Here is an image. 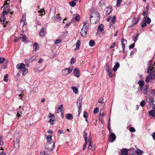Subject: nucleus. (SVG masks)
Here are the masks:
<instances>
[{"label": "nucleus", "instance_id": "nucleus-49", "mask_svg": "<svg viewBox=\"0 0 155 155\" xmlns=\"http://www.w3.org/2000/svg\"><path fill=\"white\" fill-rule=\"evenodd\" d=\"M8 61H6L5 63V65H3L1 66V68L2 69H6L7 68V65L8 64Z\"/></svg>", "mask_w": 155, "mask_h": 155}, {"label": "nucleus", "instance_id": "nucleus-46", "mask_svg": "<svg viewBox=\"0 0 155 155\" xmlns=\"http://www.w3.org/2000/svg\"><path fill=\"white\" fill-rule=\"evenodd\" d=\"M112 12L111 9L110 8H107L106 13L107 15L109 14Z\"/></svg>", "mask_w": 155, "mask_h": 155}, {"label": "nucleus", "instance_id": "nucleus-24", "mask_svg": "<svg viewBox=\"0 0 155 155\" xmlns=\"http://www.w3.org/2000/svg\"><path fill=\"white\" fill-rule=\"evenodd\" d=\"M10 10L8 8H7V9H3V14L4 15H7L10 12Z\"/></svg>", "mask_w": 155, "mask_h": 155}, {"label": "nucleus", "instance_id": "nucleus-51", "mask_svg": "<svg viewBox=\"0 0 155 155\" xmlns=\"http://www.w3.org/2000/svg\"><path fill=\"white\" fill-rule=\"evenodd\" d=\"M26 22V18H25L24 17H22V19H21V23H22V22H23L24 24H23V25H24L25 23Z\"/></svg>", "mask_w": 155, "mask_h": 155}, {"label": "nucleus", "instance_id": "nucleus-8", "mask_svg": "<svg viewBox=\"0 0 155 155\" xmlns=\"http://www.w3.org/2000/svg\"><path fill=\"white\" fill-rule=\"evenodd\" d=\"M49 117L50 118L48 120V122L51 124H54L53 122L55 121L54 116L51 114V113H49Z\"/></svg>", "mask_w": 155, "mask_h": 155}, {"label": "nucleus", "instance_id": "nucleus-22", "mask_svg": "<svg viewBox=\"0 0 155 155\" xmlns=\"http://www.w3.org/2000/svg\"><path fill=\"white\" fill-rule=\"evenodd\" d=\"M143 153H144V152H143V150H140L139 149H137L136 150V154L138 155H142Z\"/></svg>", "mask_w": 155, "mask_h": 155}, {"label": "nucleus", "instance_id": "nucleus-5", "mask_svg": "<svg viewBox=\"0 0 155 155\" xmlns=\"http://www.w3.org/2000/svg\"><path fill=\"white\" fill-rule=\"evenodd\" d=\"M82 103V100L81 99L79 98L77 100V105L78 109V114H80L81 112V106Z\"/></svg>", "mask_w": 155, "mask_h": 155}, {"label": "nucleus", "instance_id": "nucleus-30", "mask_svg": "<svg viewBox=\"0 0 155 155\" xmlns=\"http://www.w3.org/2000/svg\"><path fill=\"white\" fill-rule=\"evenodd\" d=\"M141 27L142 28H143L144 27L146 26L147 25L146 21H145L144 20H142L141 23Z\"/></svg>", "mask_w": 155, "mask_h": 155}, {"label": "nucleus", "instance_id": "nucleus-28", "mask_svg": "<svg viewBox=\"0 0 155 155\" xmlns=\"http://www.w3.org/2000/svg\"><path fill=\"white\" fill-rule=\"evenodd\" d=\"M52 136L51 135H48L47 137H46V139L47 140L48 142H51V140H52Z\"/></svg>", "mask_w": 155, "mask_h": 155}, {"label": "nucleus", "instance_id": "nucleus-33", "mask_svg": "<svg viewBox=\"0 0 155 155\" xmlns=\"http://www.w3.org/2000/svg\"><path fill=\"white\" fill-rule=\"evenodd\" d=\"M116 16H114L111 18V23L114 24L116 21Z\"/></svg>", "mask_w": 155, "mask_h": 155}, {"label": "nucleus", "instance_id": "nucleus-56", "mask_svg": "<svg viewBox=\"0 0 155 155\" xmlns=\"http://www.w3.org/2000/svg\"><path fill=\"white\" fill-rule=\"evenodd\" d=\"M145 102L144 101H142L140 103V105L143 107L145 105Z\"/></svg>", "mask_w": 155, "mask_h": 155}, {"label": "nucleus", "instance_id": "nucleus-9", "mask_svg": "<svg viewBox=\"0 0 155 155\" xmlns=\"http://www.w3.org/2000/svg\"><path fill=\"white\" fill-rule=\"evenodd\" d=\"M74 75L77 77H79L80 76V72L78 68H75L73 71Z\"/></svg>", "mask_w": 155, "mask_h": 155}, {"label": "nucleus", "instance_id": "nucleus-44", "mask_svg": "<svg viewBox=\"0 0 155 155\" xmlns=\"http://www.w3.org/2000/svg\"><path fill=\"white\" fill-rule=\"evenodd\" d=\"M21 35H22L23 37H21L22 40V41L24 42L26 41L27 38L25 35H23V34H21Z\"/></svg>", "mask_w": 155, "mask_h": 155}, {"label": "nucleus", "instance_id": "nucleus-1", "mask_svg": "<svg viewBox=\"0 0 155 155\" xmlns=\"http://www.w3.org/2000/svg\"><path fill=\"white\" fill-rule=\"evenodd\" d=\"M100 19L99 14L97 12L92 13L90 15V22L91 24L96 23Z\"/></svg>", "mask_w": 155, "mask_h": 155}, {"label": "nucleus", "instance_id": "nucleus-27", "mask_svg": "<svg viewBox=\"0 0 155 155\" xmlns=\"http://www.w3.org/2000/svg\"><path fill=\"white\" fill-rule=\"evenodd\" d=\"M63 109V106L62 104L59 106L58 109V110H60L59 112H60L62 114H63L64 113Z\"/></svg>", "mask_w": 155, "mask_h": 155}, {"label": "nucleus", "instance_id": "nucleus-54", "mask_svg": "<svg viewBox=\"0 0 155 155\" xmlns=\"http://www.w3.org/2000/svg\"><path fill=\"white\" fill-rule=\"evenodd\" d=\"M4 144L3 142V138L1 137H0V145H2Z\"/></svg>", "mask_w": 155, "mask_h": 155}, {"label": "nucleus", "instance_id": "nucleus-42", "mask_svg": "<svg viewBox=\"0 0 155 155\" xmlns=\"http://www.w3.org/2000/svg\"><path fill=\"white\" fill-rule=\"evenodd\" d=\"M4 15H5L3 14V15L1 16V17L0 18L1 21V22L3 21V22H4L5 21V20L6 19H5V18Z\"/></svg>", "mask_w": 155, "mask_h": 155}, {"label": "nucleus", "instance_id": "nucleus-19", "mask_svg": "<svg viewBox=\"0 0 155 155\" xmlns=\"http://www.w3.org/2000/svg\"><path fill=\"white\" fill-rule=\"evenodd\" d=\"M151 64H152V61H150L148 63V68L147 71L148 73H149V70H150V71H152V70L153 69V67L151 68Z\"/></svg>", "mask_w": 155, "mask_h": 155}, {"label": "nucleus", "instance_id": "nucleus-38", "mask_svg": "<svg viewBox=\"0 0 155 155\" xmlns=\"http://www.w3.org/2000/svg\"><path fill=\"white\" fill-rule=\"evenodd\" d=\"M95 42L92 40L90 41L89 42V44L91 47H93L95 45Z\"/></svg>", "mask_w": 155, "mask_h": 155}, {"label": "nucleus", "instance_id": "nucleus-43", "mask_svg": "<svg viewBox=\"0 0 155 155\" xmlns=\"http://www.w3.org/2000/svg\"><path fill=\"white\" fill-rule=\"evenodd\" d=\"M104 98L103 97L100 98L98 101V103L103 104L104 103Z\"/></svg>", "mask_w": 155, "mask_h": 155}, {"label": "nucleus", "instance_id": "nucleus-37", "mask_svg": "<svg viewBox=\"0 0 155 155\" xmlns=\"http://www.w3.org/2000/svg\"><path fill=\"white\" fill-rule=\"evenodd\" d=\"M74 18L75 17V20L76 21H78L79 20L80 18V16L79 15H77L76 16H74V15H73Z\"/></svg>", "mask_w": 155, "mask_h": 155}, {"label": "nucleus", "instance_id": "nucleus-16", "mask_svg": "<svg viewBox=\"0 0 155 155\" xmlns=\"http://www.w3.org/2000/svg\"><path fill=\"white\" fill-rule=\"evenodd\" d=\"M154 78H153L151 75L149 74L146 78L145 81L147 83L150 81V80L153 79Z\"/></svg>", "mask_w": 155, "mask_h": 155}, {"label": "nucleus", "instance_id": "nucleus-13", "mask_svg": "<svg viewBox=\"0 0 155 155\" xmlns=\"http://www.w3.org/2000/svg\"><path fill=\"white\" fill-rule=\"evenodd\" d=\"M120 67V64L118 62L116 63L114 67L113 68V70L115 72L117 71L118 68Z\"/></svg>", "mask_w": 155, "mask_h": 155}, {"label": "nucleus", "instance_id": "nucleus-31", "mask_svg": "<svg viewBox=\"0 0 155 155\" xmlns=\"http://www.w3.org/2000/svg\"><path fill=\"white\" fill-rule=\"evenodd\" d=\"M138 84L139 85V87H143L144 85V82L143 81L141 80L138 81Z\"/></svg>", "mask_w": 155, "mask_h": 155}, {"label": "nucleus", "instance_id": "nucleus-3", "mask_svg": "<svg viewBox=\"0 0 155 155\" xmlns=\"http://www.w3.org/2000/svg\"><path fill=\"white\" fill-rule=\"evenodd\" d=\"M54 146L55 143L54 141L51 142H47L46 144L45 148L48 150L51 151L53 150Z\"/></svg>", "mask_w": 155, "mask_h": 155}, {"label": "nucleus", "instance_id": "nucleus-7", "mask_svg": "<svg viewBox=\"0 0 155 155\" xmlns=\"http://www.w3.org/2000/svg\"><path fill=\"white\" fill-rule=\"evenodd\" d=\"M116 138L115 134L114 133H112L110 135L108 139L110 142L113 143L115 140Z\"/></svg>", "mask_w": 155, "mask_h": 155}, {"label": "nucleus", "instance_id": "nucleus-15", "mask_svg": "<svg viewBox=\"0 0 155 155\" xmlns=\"http://www.w3.org/2000/svg\"><path fill=\"white\" fill-rule=\"evenodd\" d=\"M14 145V147L16 148L19 147V140L17 139H16L15 140Z\"/></svg>", "mask_w": 155, "mask_h": 155}, {"label": "nucleus", "instance_id": "nucleus-48", "mask_svg": "<svg viewBox=\"0 0 155 155\" xmlns=\"http://www.w3.org/2000/svg\"><path fill=\"white\" fill-rule=\"evenodd\" d=\"M83 117L85 118H87L88 117V114L85 111H84V112Z\"/></svg>", "mask_w": 155, "mask_h": 155}, {"label": "nucleus", "instance_id": "nucleus-14", "mask_svg": "<svg viewBox=\"0 0 155 155\" xmlns=\"http://www.w3.org/2000/svg\"><path fill=\"white\" fill-rule=\"evenodd\" d=\"M20 72H21L22 75L24 76L28 73V69L25 68Z\"/></svg>", "mask_w": 155, "mask_h": 155}, {"label": "nucleus", "instance_id": "nucleus-35", "mask_svg": "<svg viewBox=\"0 0 155 155\" xmlns=\"http://www.w3.org/2000/svg\"><path fill=\"white\" fill-rule=\"evenodd\" d=\"M153 98L150 97L148 100V102L150 105H153Z\"/></svg>", "mask_w": 155, "mask_h": 155}, {"label": "nucleus", "instance_id": "nucleus-55", "mask_svg": "<svg viewBox=\"0 0 155 155\" xmlns=\"http://www.w3.org/2000/svg\"><path fill=\"white\" fill-rule=\"evenodd\" d=\"M5 58H3V57H0V63H3L4 61H5Z\"/></svg>", "mask_w": 155, "mask_h": 155}, {"label": "nucleus", "instance_id": "nucleus-45", "mask_svg": "<svg viewBox=\"0 0 155 155\" xmlns=\"http://www.w3.org/2000/svg\"><path fill=\"white\" fill-rule=\"evenodd\" d=\"M149 5L147 4L144 10L143 11H144L145 12H146V13H148V11L149 10Z\"/></svg>", "mask_w": 155, "mask_h": 155}, {"label": "nucleus", "instance_id": "nucleus-36", "mask_svg": "<svg viewBox=\"0 0 155 155\" xmlns=\"http://www.w3.org/2000/svg\"><path fill=\"white\" fill-rule=\"evenodd\" d=\"M69 5L71 7H74L76 5V4L74 1H71L69 2Z\"/></svg>", "mask_w": 155, "mask_h": 155}, {"label": "nucleus", "instance_id": "nucleus-10", "mask_svg": "<svg viewBox=\"0 0 155 155\" xmlns=\"http://www.w3.org/2000/svg\"><path fill=\"white\" fill-rule=\"evenodd\" d=\"M121 43L122 45V48H123L122 51L124 52L125 46V45L127 43V41L125 39L123 38L121 40Z\"/></svg>", "mask_w": 155, "mask_h": 155}, {"label": "nucleus", "instance_id": "nucleus-57", "mask_svg": "<svg viewBox=\"0 0 155 155\" xmlns=\"http://www.w3.org/2000/svg\"><path fill=\"white\" fill-rule=\"evenodd\" d=\"M75 60L73 58H72L71 59L70 61V63L71 64H73L75 63Z\"/></svg>", "mask_w": 155, "mask_h": 155}, {"label": "nucleus", "instance_id": "nucleus-50", "mask_svg": "<svg viewBox=\"0 0 155 155\" xmlns=\"http://www.w3.org/2000/svg\"><path fill=\"white\" fill-rule=\"evenodd\" d=\"M99 109L98 107L95 108L94 111L93 113L94 114H97L99 111Z\"/></svg>", "mask_w": 155, "mask_h": 155}, {"label": "nucleus", "instance_id": "nucleus-59", "mask_svg": "<svg viewBox=\"0 0 155 155\" xmlns=\"http://www.w3.org/2000/svg\"><path fill=\"white\" fill-rule=\"evenodd\" d=\"M135 45V43H133V44H131L129 46V48L130 49H131V48H133L134 47Z\"/></svg>", "mask_w": 155, "mask_h": 155}, {"label": "nucleus", "instance_id": "nucleus-61", "mask_svg": "<svg viewBox=\"0 0 155 155\" xmlns=\"http://www.w3.org/2000/svg\"><path fill=\"white\" fill-rule=\"evenodd\" d=\"M106 66H107V67H106V70L107 71V72L110 70V68L109 67V64L108 63H107L106 64Z\"/></svg>", "mask_w": 155, "mask_h": 155}, {"label": "nucleus", "instance_id": "nucleus-47", "mask_svg": "<svg viewBox=\"0 0 155 155\" xmlns=\"http://www.w3.org/2000/svg\"><path fill=\"white\" fill-rule=\"evenodd\" d=\"M8 74H6L4 77V81L5 82H6L8 80Z\"/></svg>", "mask_w": 155, "mask_h": 155}, {"label": "nucleus", "instance_id": "nucleus-12", "mask_svg": "<svg viewBox=\"0 0 155 155\" xmlns=\"http://www.w3.org/2000/svg\"><path fill=\"white\" fill-rule=\"evenodd\" d=\"M148 87V85H146L145 86L144 88L143 91V94L146 95H147V92L149 90Z\"/></svg>", "mask_w": 155, "mask_h": 155}, {"label": "nucleus", "instance_id": "nucleus-58", "mask_svg": "<svg viewBox=\"0 0 155 155\" xmlns=\"http://www.w3.org/2000/svg\"><path fill=\"white\" fill-rule=\"evenodd\" d=\"M129 130L131 132H134L135 131V129L133 127H130Z\"/></svg>", "mask_w": 155, "mask_h": 155}, {"label": "nucleus", "instance_id": "nucleus-62", "mask_svg": "<svg viewBox=\"0 0 155 155\" xmlns=\"http://www.w3.org/2000/svg\"><path fill=\"white\" fill-rule=\"evenodd\" d=\"M58 132L60 134H64V133L63 132V130H61L59 129L58 130Z\"/></svg>", "mask_w": 155, "mask_h": 155}, {"label": "nucleus", "instance_id": "nucleus-18", "mask_svg": "<svg viewBox=\"0 0 155 155\" xmlns=\"http://www.w3.org/2000/svg\"><path fill=\"white\" fill-rule=\"evenodd\" d=\"M144 20L147 22L148 24H150L151 21V19L147 16L144 17L143 18Z\"/></svg>", "mask_w": 155, "mask_h": 155}, {"label": "nucleus", "instance_id": "nucleus-41", "mask_svg": "<svg viewBox=\"0 0 155 155\" xmlns=\"http://www.w3.org/2000/svg\"><path fill=\"white\" fill-rule=\"evenodd\" d=\"M61 19V17L59 16V15L58 14L56 15L55 21H60Z\"/></svg>", "mask_w": 155, "mask_h": 155}, {"label": "nucleus", "instance_id": "nucleus-26", "mask_svg": "<svg viewBox=\"0 0 155 155\" xmlns=\"http://www.w3.org/2000/svg\"><path fill=\"white\" fill-rule=\"evenodd\" d=\"M34 46H35L34 50L35 51H37L39 49V45L37 43H35L34 44Z\"/></svg>", "mask_w": 155, "mask_h": 155}, {"label": "nucleus", "instance_id": "nucleus-21", "mask_svg": "<svg viewBox=\"0 0 155 155\" xmlns=\"http://www.w3.org/2000/svg\"><path fill=\"white\" fill-rule=\"evenodd\" d=\"M36 58L35 56H33L31 58L28 59V63H32L34 61Z\"/></svg>", "mask_w": 155, "mask_h": 155}, {"label": "nucleus", "instance_id": "nucleus-29", "mask_svg": "<svg viewBox=\"0 0 155 155\" xmlns=\"http://www.w3.org/2000/svg\"><path fill=\"white\" fill-rule=\"evenodd\" d=\"M150 71L151 73L149 74L151 75L153 78H154L155 77V70L150 71L149 70V71Z\"/></svg>", "mask_w": 155, "mask_h": 155}, {"label": "nucleus", "instance_id": "nucleus-4", "mask_svg": "<svg viewBox=\"0 0 155 155\" xmlns=\"http://www.w3.org/2000/svg\"><path fill=\"white\" fill-rule=\"evenodd\" d=\"M72 68L69 67L68 68H64L62 71V74L63 75H66L70 73L72 71Z\"/></svg>", "mask_w": 155, "mask_h": 155}, {"label": "nucleus", "instance_id": "nucleus-52", "mask_svg": "<svg viewBox=\"0 0 155 155\" xmlns=\"http://www.w3.org/2000/svg\"><path fill=\"white\" fill-rule=\"evenodd\" d=\"M22 112L20 111H18L17 112V116L18 117H21Z\"/></svg>", "mask_w": 155, "mask_h": 155}, {"label": "nucleus", "instance_id": "nucleus-17", "mask_svg": "<svg viewBox=\"0 0 155 155\" xmlns=\"http://www.w3.org/2000/svg\"><path fill=\"white\" fill-rule=\"evenodd\" d=\"M80 44V40H78L76 44V48H75V50H78L79 49Z\"/></svg>", "mask_w": 155, "mask_h": 155}, {"label": "nucleus", "instance_id": "nucleus-2", "mask_svg": "<svg viewBox=\"0 0 155 155\" xmlns=\"http://www.w3.org/2000/svg\"><path fill=\"white\" fill-rule=\"evenodd\" d=\"M88 21L87 20L83 22V27L80 32L81 35L83 37H85L87 35V29L88 28Z\"/></svg>", "mask_w": 155, "mask_h": 155}, {"label": "nucleus", "instance_id": "nucleus-32", "mask_svg": "<svg viewBox=\"0 0 155 155\" xmlns=\"http://www.w3.org/2000/svg\"><path fill=\"white\" fill-rule=\"evenodd\" d=\"M98 29L100 31H102L103 30L104 26L103 25L101 24L98 26Z\"/></svg>", "mask_w": 155, "mask_h": 155}, {"label": "nucleus", "instance_id": "nucleus-64", "mask_svg": "<svg viewBox=\"0 0 155 155\" xmlns=\"http://www.w3.org/2000/svg\"><path fill=\"white\" fill-rule=\"evenodd\" d=\"M88 142L89 143V146H91V138H89V139L88 140Z\"/></svg>", "mask_w": 155, "mask_h": 155}, {"label": "nucleus", "instance_id": "nucleus-20", "mask_svg": "<svg viewBox=\"0 0 155 155\" xmlns=\"http://www.w3.org/2000/svg\"><path fill=\"white\" fill-rule=\"evenodd\" d=\"M121 153V155H128V151L127 149H125L122 150Z\"/></svg>", "mask_w": 155, "mask_h": 155}, {"label": "nucleus", "instance_id": "nucleus-39", "mask_svg": "<svg viewBox=\"0 0 155 155\" xmlns=\"http://www.w3.org/2000/svg\"><path fill=\"white\" fill-rule=\"evenodd\" d=\"M83 137L84 138V140L86 143L87 141V133L85 132H84V134L83 135Z\"/></svg>", "mask_w": 155, "mask_h": 155}, {"label": "nucleus", "instance_id": "nucleus-23", "mask_svg": "<svg viewBox=\"0 0 155 155\" xmlns=\"http://www.w3.org/2000/svg\"><path fill=\"white\" fill-rule=\"evenodd\" d=\"M66 117L69 120H71L73 119V116L71 114H67L66 115Z\"/></svg>", "mask_w": 155, "mask_h": 155}, {"label": "nucleus", "instance_id": "nucleus-63", "mask_svg": "<svg viewBox=\"0 0 155 155\" xmlns=\"http://www.w3.org/2000/svg\"><path fill=\"white\" fill-rule=\"evenodd\" d=\"M21 38V36L20 37H17V38H16L15 39V41L16 42L17 41L20 40Z\"/></svg>", "mask_w": 155, "mask_h": 155}, {"label": "nucleus", "instance_id": "nucleus-60", "mask_svg": "<svg viewBox=\"0 0 155 155\" xmlns=\"http://www.w3.org/2000/svg\"><path fill=\"white\" fill-rule=\"evenodd\" d=\"M105 115V114L104 113H103L101 114H100V115L99 116V119H101L102 118V117H104Z\"/></svg>", "mask_w": 155, "mask_h": 155}, {"label": "nucleus", "instance_id": "nucleus-40", "mask_svg": "<svg viewBox=\"0 0 155 155\" xmlns=\"http://www.w3.org/2000/svg\"><path fill=\"white\" fill-rule=\"evenodd\" d=\"M122 0H117L116 6L117 7H119L120 5L122 2Z\"/></svg>", "mask_w": 155, "mask_h": 155}, {"label": "nucleus", "instance_id": "nucleus-11", "mask_svg": "<svg viewBox=\"0 0 155 155\" xmlns=\"http://www.w3.org/2000/svg\"><path fill=\"white\" fill-rule=\"evenodd\" d=\"M39 34L40 37H43L45 35V29L44 28H41L40 31L39 32Z\"/></svg>", "mask_w": 155, "mask_h": 155}, {"label": "nucleus", "instance_id": "nucleus-34", "mask_svg": "<svg viewBox=\"0 0 155 155\" xmlns=\"http://www.w3.org/2000/svg\"><path fill=\"white\" fill-rule=\"evenodd\" d=\"M71 88L75 93L76 94L78 92V90L76 87H72Z\"/></svg>", "mask_w": 155, "mask_h": 155}, {"label": "nucleus", "instance_id": "nucleus-53", "mask_svg": "<svg viewBox=\"0 0 155 155\" xmlns=\"http://www.w3.org/2000/svg\"><path fill=\"white\" fill-rule=\"evenodd\" d=\"M108 74L110 77H112L113 76V74L111 72L110 70L108 71L107 72Z\"/></svg>", "mask_w": 155, "mask_h": 155}, {"label": "nucleus", "instance_id": "nucleus-25", "mask_svg": "<svg viewBox=\"0 0 155 155\" xmlns=\"http://www.w3.org/2000/svg\"><path fill=\"white\" fill-rule=\"evenodd\" d=\"M149 114L150 116L154 117L155 116V110H152L149 112Z\"/></svg>", "mask_w": 155, "mask_h": 155}, {"label": "nucleus", "instance_id": "nucleus-6", "mask_svg": "<svg viewBox=\"0 0 155 155\" xmlns=\"http://www.w3.org/2000/svg\"><path fill=\"white\" fill-rule=\"evenodd\" d=\"M16 68L17 69H19V72H20L25 68V65L22 63H19L16 65Z\"/></svg>", "mask_w": 155, "mask_h": 155}]
</instances>
